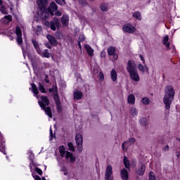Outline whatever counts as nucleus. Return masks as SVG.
<instances>
[{
    "label": "nucleus",
    "instance_id": "f257e3e1",
    "mask_svg": "<svg viewBox=\"0 0 180 180\" xmlns=\"http://www.w3.org/2000/svg\"><path fill=\"white\" fill-rule=\"evenodd\" d=\"M127 71L129 74L131 81L140 82V75L137 71V65L133 60H129L127 65Z\"/></svg>",
    "mask_w": 180,
    "mask_h": 180
},
{
    "label": "nucleus",
    "instance_id": "f03ea898",
    "mask_svg": "<svg viewBox=\"0 0 180 180\" xmlns=\"http://www.w3.org/2000/svg\"><path fill=\"white\" fill-rule=\"evenodd\" d=\"M165 92V94L163 98V103L165 105V108L167 110H169V109H171V103H172L174 97L175 96V91L172 86H168L166 87Z\"/></svg>",
    "mask_w": 180,
    "mask_h": 180
},
{
    "label": "nucleus",
    "instance_id": "7ed1b4c3",
    "mask_svg": "<svg viewBox=\"0 0 180 180\" xmlns=\"http://www.w3.org/2000/svg\"><path fill=\"white\" fill-rule=\"evenodd\" d=\"M38 103L41 110H44L45 114L47 115L50 119H51L53 117V113L51 112V108L49 107V105H50V101H49V98H47V96H41V101H39Z\"/></svg>",
    "mask_w": 180,
    "mask_h": 180
},
{
    "label": "nucleus",
    "instance_id": "20e7f679",
    "mask_svg": "<svg viewBox=\"0 0 180 180\" xmlns=\"http://www.w3.org/2000/svg\"><path fill=\"white\" fill-rule=\"evenodd\" d=\"M75 141L79 153H82V135L77 134L75 136Z\"/></svg>",
    "mask_w": 180,
    "mask_h": 180
},
{
    "label": "nucleus",
    "instance_id": "39448f33",
    "mask_svg": "<svg viewBox=\"0 0 180 180\" xmlns=\"http://www.w3.org/2000/svg\"><path fill=\"white\" fill-rule=\"evenodd\" d=\"M15 34L17 36L16 41L18 44H22L23 43V38L22 37V30H20V27L17 26L15 27Z\"/></svg>",
    "mask_w": 180,
    "mask_h": 180
},
{
    "label": "nucleus",
    "instance_id": "423d86ee",
    "mask_svg": "<svg viewBox=\"0 0 180 180\" xmlns=\"http://www.w3.org/2000/svg\"><path fill=\"white\" fill-rule=\"evenodd\" d=\"M112 169V165H108L105 169V179L113 180V176L112 175V174H113V171Z\"/></svg>",
    "mask_w": 180,
    "mask_h": 180
},
{
    "label": "nucleus",
    "instance_id": "0eeeda50",
    "mask_svg": "<svg viewBox=\"0 0 180 180\" xmlns=\"http://www.w3.org/2000/svg\"><path fill=\"white\" fill-rule=\"evenodd\" d=\"M60 27V20L58 18H54L52 21H51V30L56 32L57 29Z\"/></svg>",
    "mask_w": 180,
    "mask_h": 180
},
{
    "label": "nucleus",
    "instance_id": "6e6552de",
    "mask_svg": "<svg viewBox=\"0 0 180 180\" xmlns=\"http://www.w3.org/2000/svg\"><path fill=\"white\" fill-rule=\"evenodd\" d=\"M122 29L126 33H134L136 32V27L130 23L124 25Z\"/></svg>",
    "mask_w": 180,
    "mask_h": 180
},
{
    "label": "nucleus",
    "instance_id": "1a4fd4ad",
    "mask_svg": "<svg viewBox=\"0 0 180 180\" xmlns=\"http://www.w3.org/2000/svg\"><path fill=\"white\" fill-rule=\"evenodd\" d=\"M48 12H49L51 16H54V12L58 9V6L54 1H52L50 4V6L48 7Z\"/></svg>",
    "mask_w": 180,
    "mask_h": 180
},
{
    "label": "nucleus",
    "instance_id": "9d476101",
    "mask_svg": "<svg viewBox=\"0 0 180 180\" xmlns=\"http://www.w3.org/2000/svg\"><path fill=\"white\" fill-rule=\"evenodd\" d=\"M46 39H48L49 43L52 45V46H57V44H58V42L56 40V37H54L53 35L51 34H48L46 35Z\"/></svg>",
    "mask_w": 180,
    "mask_h": 180
},
{
    "label": "nucleus",
    "instance_id": "9b49d317",
    "mask_svg": "<svg viewBox=\"0 0 180 180\" xmlns=\"http://www.w3.org/2000/svg\"><path fill=\"white\" fill-rule=\"evenodd\" d=\"M61 22L63 26H68V23H70V16L67 14L63 15L61 18Z\"/></svg>",
    "mask_w": 180,
    "mask_h": 180
},
{
    "label": "nucleus",
    "instance_id": "f8f14e48",
    "mask_svg": "<svg viewBox=\"0 0 180 180\" xmlns=\"http://www.w3.org/2000/svg\"><path fill=\"white\" fill-rule=\"evenodd\" d=\"M38 54L41 56V57H44L45 58H50V53H49V49H45L44 51H38Z\"/></svg>",
    "mask_w": 180,
    "mask_h": 180
},
{
    "label": "nucleus",
    "instance_id": "ddd939ff",
    "mask_svg": "<svg viewBox=\"0 0 180 180\" xmlns=\"http://www.w3.org/2000/svg\"><path fill=\"white\" fill-rule=\"evenodd\" d=\"M85 50L89 57H94V49L88 44L84 45Z\"/></svg>",
    "mask_w": 180,
    "mask_h": 180
},
{
    "label": "nucleus",
    "instance_id": "4468645a",
    "mask_svg": "<svg viewBox=\"0 0 180 180\" xmlns=\"http://www.w3.org/2000/svg\"><path fill=\"white\" fill-rule=\"evenodd\" d=\"M37 5H38L39 8L43 9L47 6V0H37Z\"/></svg>",
    "mask_w": 180,
    "mask_h": 180
},
{
    "label": "nucleus",
    "instance_id": "2eb2a0df",
    "mask_svg": "<svg viewBox=\"0 0 180 180\" xmlns=\"http://www.w3.org/2000/svg\"><path fill=\"white\" fill-rule=\"evenodd\" d=\"M121 178L123 180H127L129 179V173L127 172V169H122L121 170Z\"/></svg>",
    "mask_w": 180,
    "mask_h": 180
},
{
    "label": "nucleus",
    "instance_id": "dca6fc26",
    "mask_svg": "<svg viewBox=\"0 0 180 180\" xmlns=\"http://www.w3.org/2000/svg\"><path fill=\"white\" fill-rule=\"evenodd\" d=\"M144 172H146V165H141L140 167L136 171V174L141 176L144 175Z\"/></svg>",
    "mask_w": 180,
    "mask_h": 180
},
{
    "label": "nucleus",
    "instance_id": "f3484780",
    "mask_svg": "<svg viewBox=\"0 0 180 180\" xmlns=\"http://www.w3.org/2000/svg\"><path fill=\"white\" fill-rule=\"evenodd\" d=\"M65 158H67V160L69 158L70 160V162H75V157H74V155L71 152H66Z\"/></svg>",
    "mask_w": 180,
    "mask_h": 180
},
{
    "label": "nucleus",
    "instance_id": "a211bd4d",
    "mask_svg": "<svg viewBox=\"0 0 180 180\" xmlns=\"http://www.w3.org/2000/svg\"><path fill=\"white\" fill-rule=\"evenodd\" d=\"M136 142V139L134 138H130L128 141H124L122 145V150H124V147H126V146H127V144H134V143Z\"/></svg>",
    "mask_w": 180,
    "mask_h": 180
},
{
    "label": "nucleus",
    "instance_id": "6ab92c4d",
    "mask_svg": "<svg viewBox=\"0 0 180 180\" xmlns=\"http://www.w3.org/2000/svg\"><path fill=\"white\" fill-rule=\"evenodd\" d=\"M31 86H32V92H33V94L36 95V98L39 99V96H37L39 95V89H37V86H36L34 83H32L31 84Z\"/></svg>",
    "mask_w": 180,
    "mask_h": 180
},
{
    "label": "nucleus",
    "instance_id": "aec40b11",
    "mask_svg": "<svg viewBox=\"0 0 180 180\" xmlns=\"http://www.w3.org/2000/svg\"><path fill=\"white\" fill-rule=\"evenodd\" d=\"M49 92H53L54 99L58 98V94L57 93V86H53L52 88L49 89Z\"/></svg>",
    "mask_w": 180,
    "mask_h": 180
},
{
    "label": "nucleus",
    "instance_id": "412c9836",
    "mask_svg": "<svg viewBox=\"0 0 180 180\" xmlns=\"http://www.w3.org/2000/svg\"><path fill=\"white\" fill-rule=\"evenodd\" d=\"M127 102L130 105H134L136 102V97L134 96V94H129L127 98Z\"/></svg>",
    "mask_w": 180,
    "mask_h": 180
},
{
    "label": "nucleus",
    "instance_id": "4be33fe9",
    "mask_svg": "<svg viewBox=\"0 0 180 180\" xmlns=\"http://www.w3.org/2000/svg\"><path fill=\"white\" fill-rule=\"evenodd\" d=\"M139 123L141 126H143V127H147L148 126V121L147 120V118L142 117L139 120Z\"/></svg>",
    "mask_w": 180,
    "mask_h": 180
},
{
    "label": "nucleus",
    "instance_id": "5701e85b",
    "mask_svg": "<svg viewBox=\"0 0 180 180\" xmlns=\"http://www.w3.org/2000/svg\"><path fill=\"white\" fill-rule=\"evenodd\" d=\"M138 69L141 72H148V68L147 66H144L142 64L138 65Z\"/></svg>",
    "mask_w": 180,
    "mask_h": 180
},
{
    "label": "nucleus",
    "instance_id": "b1692460",
    "mask_svg": "<svg viewBox=\"0 0 180 180\" xmlns=\"http://www.w3.org/2000/svg\"><path fill=\"white\" fill-rule=\"evenodd\" d=\"M50 16V12H49L48 11V8L44 10L43 12H42V14H41V18L44 20H46V19H49V17Z\"/></svg>",
    "mask_w": 180,
    "mask_h": 180
},
{
    "label": "nucleus",
    "instance_id": "393cba45",
    "mask_svg": "<svg viewBox=\"0 0 180 180\" xmlns=\"http://www.w3.org/2000/svg\"><path fill=\"white\" fill-rule=\"evenodd\" d=\"M110 75L112 81L115 82L117 79V72H116L115 70L112 69L111 70Z\"/></svg>",
    "mask_w": 180,
    "mask_h": 180
},
{
    "label": "nucleus",
    "instance_id": "a878e982",
    "mask_svg": "<svg viewBox=\"0 0 180 180\" xmlns=\"http://www.w3.org/2000/svg\"><path fill=\"white\" fill-rule=\"evenodd\" d=\"M4 1L0 0V11L4 15H8V11H6V8L3 6Z\"/></svg>",
    "mask_w": 180,
    "mask_h": 180
},
{
    "label": "nucleus",
    "instance_id": "bb28decb",
    "mask_svg": "<svg viewBox=\"0 0 180 180\" xmlns=\"http://www.w3.org/2000/svg\"><path fill=\"white\" fill-rule=\"evenodd\" d=\"M101 11L102 12H108L109 11V6L105 3H103L100 6Z\"/></svg>",
    "mask_w": 180,
    "mask_h": 180
},
{
    "label": "nucleus",
    "instance_id": "cd10ccee",
    "mask_svg": "<svg viewBox=\"0 0 180 180\" xmlns=\"http://www.w3.org/2000/svg\"><path fill=\"white\" fill-rule=\"evenodd\" d=\"M82 98V92L77 91L74 93V98L76 101H78V99H81Z\"/></svg>",
    "mask_w": 180,
    "mask_h": 180
},
{
    "label": "nucleus",
    "instance_id": "c85d7f7f",
    "mask_svg": "<svg viewBox=\"0 0 180 180\" xmlns=\"http://www.w3.org/2000/svg\"><path fill=\"white\" fill-rule=\"evenodd\" d=\"M130 112L131 116H133V117L137 116V115H139V110L137 109H136V107H131L130 109Z\"/></svg>",
    "mask_w": 180,
    "mask_h": 180
},
{
    "label": "nucleus",
    "instance_id": "c756f323",
    "mask_svg": "<svg viewBox=\"0 0 180 180\" xmlns=\"http://www.w3.org/2000/svg\"><path fill=\"white\" fill-rule=\"evenodd\" d=\"M132 16H133V18H135L138 20H141V19H142L141 13L139 11L134 12L133 14H132Z\"/></svg>",
    "mask_w": 180,
    "mask_h": 180
},
{
    "label": "nucleus",
    "instance_id": "7c9ffc66",
    "mask_svg": "<svg viewBox=\"0 0 180 180\" xmlns=\"http://www.w3.org/2000/svg\"><path fill=\"white\" fill-rule=\"evenodd\" d=\"M168 40H169V37H168V35L165 36L164 37V39L162 41L163 44L167 48V49H170L169 48V42H168Z\"/></svg>",
    "mask_w": 180,
    "mask_h": 180
},
{
    "label": "nucleus",
    "instance_id": "2f4dec72",
    "mask_svg": "<svg viewBox=\"0 0 180 180\" xmlns=\"http://www.w3.org/2000/svg\"><path fill=\"white\" fill-rule=\"evenodd\" d=\"M54 100L56 105V109L58 112H60L61 111V104L60 103V99L58 98H54Z\"/></svg>",
    "mask_w": 180,
    "mask_h": 180
},
{
    "label": "nucleus",
    "instance_id": "473e14b6",
    "mask_svg": "<svg viewBox=\"0 0 180 180\" xmlns=\"http://www.w3.org/2000/svg\"><path fill=\"white\" fill-rule=\"evenodd\" d=\"M116 53V49L113 46H110L108 49V56H113Z\"/></svg>",
    "mask_w": 180,
    "mask_h": 180
},
{
    "label": "nucleus",
    "instance_id": "72a5a7b5",
    "mask_svg": "<svg viewBox=\"0 0 180 180\" xmlns=\"http://www.w3.org/2000/svg\"><path fill=\"white\" fill-rule=\"evenodd\" d=\"M32 42L37 52L38 53L39 51H40L41 49H40V47L39 46V43L34 39H32Z\"/></svg>",
    "mask_w": 180,
    "mask_h": 180
},
{
    "label": "nucleus",
    "instance_id": "f704fd0d",
    "mask_svg": "<svg viewBox=\"0 0 180 180\" xmlns=\"http://www.w3.org/2000/svg\"><path fill=\"white\" fill-rule=\"evenodd\" d=\"M124 165L125 168H129L130 167V162H129V159H127V157H124Z\"/></svg>",
    "mask_w": 180,
    "mask_h": 180
},
{
    "label": "nucleus",
    "instance_id": "c9c22d12",
    "mask_svg": "<svg viewBox=\"0 0 180 180\" xmlns=\"http://www.w3.org/2000/svg\"><path fill=\"white\" fill-rule=\"evenodd\" d=\"M38 85L39 91H40L42 94H46V89H44V86H43L41 83H38Z\"/></svg>",
    "mask_w": 180,
    "mask_h": 180
},
{
    "label": "nucleus",
    "instance_id": "e433bc0d",
    "mask_svg": "<svg viewBox=\"0 0 180 180\" xmlns=\"http://www.w3.org/2000/svg\"><path fill=\"white\" fill-rule=\"evenodd\" d=\"M141 103H143V105H148V103H150V99H148V98H143L141 99Z\"/></svg>",
    "mask_w": 180,
    "mask_h": 180
},
{
    "label": "nucleus",
    "instance_id": "4c0bfd02",
    "mask_svg": "<svg viewBox=\"0 0 180 180\" xmlns=\"http://www.w3.org/2000/svg\"><path fill=\"white\" fill-rule=\"evenodd\" d=\"M149 180H157L155 174L153 172H150L149 173Z\"/></svg>",
    "mask_w": 180,
    "mask_h": 180
},
{
    "label": "nucleus",
    "instance_id": "58836bf2",
    "mask_svg": "<svg viewBox=\"0 0 180 180\" xmlns=\"http://www.w3.org/2000/svg\"><path fill=\"white\" fill-rule=\"evenodd\" d=\"M68 147L69 148V150H70V151H75V148H74V145L72 144V143L69 142L68 143Z\"/></svg>",
    "mask_w": 180,
    "mask_h": 180
},
{
    "label": "nucleus",
    "instance_id": "ea45409f",
    "mask_svg": "<svg viewBox=\"0 0 180 180\" xmlns=\"http://www.w3.org/2000/svg\"><path fill=\"white\" fill-rule=\"evenodd\" d=\"M79 3L82 6H86V5H88L86 0H79Z\"/></svg>",
    "mask_w": 180,
    "mask_h": 180
},
{
    "label": "nucleus",
    "instance_id": "a19ab883",
    "mask_svg": "<svg viewBox=\"0 0 180 180\" xmlns=\"http://www.w3.org/2000/svg\"><path fill=\"white\" fill-rule=\"evenodd\" d=\"M4 19H6L8 20L7 22L9 23V22H12V15H5Z\"/></svg>",
    "mask_w": 180,
    "mask_h": 180
},
{
    "label": "nucleus",
    "instance_id": "79ce46f5",
    "mask_svg": "<svg viewBox=\"0 0 180 180\" xmlns=\"http://www.w3.org/2000/svg\"><path fill=\"white\" fill-rule=\"evenodd\" d=\"M54 137H55V136L53 134V129L51 127L50 128V138H49L50 141H53V139Z\"/></svg>",
    "mask_w": 180,
    "mask_h": 180
},
{
    "label": "nucleus",
    "instance_id": "37998d69",
    "mask_svg": "<svg viewBox=\"0 0 180 180\" xmlns=\"http://www.w3.org/2000/svg\"><path fill=\"white\" fill-rule=\"evenodd\" d=\"M98 77H99L100 81H103V79H105V76L103 75V72H99Z\"/></svg>",
    "mask_w": 180,
    "mask_h": 180
},
{
    "label": "nucleus",
    "instance_id": "c03bdc74",
    "mask_svg": "<svg viewBox=\"0 0 180 180\" xmlns=\"http://www.w3.org/2000/svg\"><path fill=\"white\" fill-rule=\"evenodd\" d=\"M84 40H85V35H84V34H80V35L79 36L78 41L82 42V41H84Z\"/></svg>",
    "mask_w": 180,
    "mask_h": 180
},
{
    "label": "nucleus",
    "instance_id": "a18cd8bd",
    "mask_svg": "<svg viewBox=\"0 0 180 180\" xmlns=\"http://www.w3.org/2000/svg\"><path fill=\"white\" fill-rule=\"evenodd\" d=\"M35 172H37V174H39V175H42L43 174V172L39 167H35Z\"/></svg>",
    "mask_w": 180,
    "mask_h": 180
},
{
    "label": "nucleus",
    "instance_id": "49530a36",
    "mask_svg": "<svg viewBox=\"0 0 180 180\" xmlns=\"http://www.w3.org/2000/svg\"><path fill=\"white\" fill-rule=\"evenodd\" d=\"M65 148H64V146H60L59 147V153H65Z\"/></svg>",
    "mask_w": 180,
    "mask_h": 180
},
{
    "label": "nucleus",
    "instance_id": "de8ad7c7",
    "mask_svg": "<svg viewBox=\"0 0 180 180\" xmlns=\"http://www.w3.org/2000/svg\"><path fill=\"white\" fill-rule=\"evenodd\" d=\"M44 25L45 26H46V27H50V29H51V22L49 21H45Z\"/></svg>",
    "mask_w": 180,
    "mask_h": 180
},
{
    "label": "nucleus",
    "instance_id": "09e8293b",
    "mask_svg": "<svg viewBox=\"0 0 180 180\" xmlns=\"http://www.w3.org/2000/svg\"><path fill=\"white\" fill-rule=\"evenodd\" d=\"M59 5H63L65 3V0H55Z\"/></svg>",
    "mask_w": 180,
    "mask_h": 180
},
{
    "label": "nucleus",
    "instance_id": "8fccbe9b",
    "mask_svg": "<svg viewBox=\"0 0 180 180\" xmlns=\"http://www.w3.org/2000/svg\"><path fill=\"white\" fill-rule=\"evenodd\" d=\"M55 15L56 16H61V15H63V13H61V11H56Z\"/></svg>",
    "mask_w": 180,
    "mask_h": 180
},
{
    "label": "nucleus",
    "instance_id": "3c124183",
    "mask_svg": "<svg viewBox=\"0 0 180 180\" xmlns=\"http://www.w3.org/2000/svg\"><path fill=\"white\" fill-rule=\"evenodd\" d=\"M32 176H33L34 179H35V180H41V178H40V176H39L37 175L32 174Z\"/></svg>",
    "mask_w": 180,
    "mask_h": 180
},
{
    "label": "nucleus",
    "instance_id": "603ef678",
    "mask_svg": "<svg viewBox=\"0 0 180 180\" xmlns=\"http://www.w3.org/2000/svg\"><path fill=\"white\" fill-rule=\"evenodd\" d=\"M139 57H140L141 61H143V63L146 64V60H144V56H143V55H139Z\"/></svg>",
    "mask_w": 180,
    "mask_h": 180
},
{
    "label": "nucleus",
    "instance_id": "864d4df0",
    "mask_svg": "<svg viewBox=\"0 0 180 180\" xmlns=\"http://www.w3.org/2000/svg\"><path fill=\"white\" fill-rule=\"evenodd\" d=\"M105 56H106V53L105 51H102L101 53V57H102L103 58H105Z\"/></svg>",
    "mask_w": 180,
    "mask_h": 180
},
{
    "label": "nucleus",
    "instance_id": "5fc2aeb1",
    "mask_svg": "<svg viewBox=\"0 0 180 180\" xmlns=\"http://www.w3.org/2000/svg\"><path fill=\"white\" fill-rule=\"evenodd\" d=\"M41 30H42L41 27H40V26L37 27V32H39V33H40V32H41Z\"/></svg>",
    "mask_w": 180,
    "mask_h": 180
},
{
    "label": "nucleus",
    "instance_id": "6e6d98bb",
    "mask_svg": "<svg viewBox=\"0 0 180 180\" xmlns=\"http://www.w3.org/2000/svg\"><path fill=\"white\" fill-rule=\"evenodd\" d=\"M112 56H113L114 60H117V58H118L119 56H118L117 54H115V53H114Z\"/></svg>",
    "mask_w": 180,
    "mask_h": 180
},
{
    "label": "nucleus",
    "instance_id": "4d7b16f0",
    "mask_svg": "<svg viewBox=\"0 0 180 180\" xmlns=\"http://www.w3.org/2000/svg\"><path fill=\"white\" fill-rule=\"evenodd\" d=\"M60 157H64L65 155V152H60Z\"/></svg>",
    "mask_w": 180,
    "mask_h": 180
},
{
    "label": "nucleus",
    "instance_id": "13d9d810",
    "mask_svg": "<svg viewBox=\"0 0 180 180\" xmlns=\"http://www.w3.org/2000/svg\"><path fill=\"white\" fill-rule=\"evenodd\" d=\"M176 157L177 158H180V151L177 153Z\"/></svg>",
    "mask_w": 180,
    "mask_h": 180
},
{
    "label": "nucleus",
    "instance_id": "bf43d9fd",
    "mask_svg": "<svg viewBox=\"0 0 180 180\" xmlns=\"http://www.w3.org/2000/svg\"><path fill=\"white\" fill-rule=\"evenodd\" d=\"M45 82H46V84H49V82H50V81L48 79H45Z\"/></svg>",
    "mask_w": 180,
    "mask_h": 180
},
{
    "label": "nucleus",
    "instance_id": "052dcab7",
    "mask_svg": "<svg viewBox=\"0 0 180 180\" xmlns=\"http://www.w3.org/2000/svg\"><path fill=\"white\" fill-rule=\"evenodd\" d=\"M63 175H68V172L67 171H65Z\"/></svg>",
    "mask_w": 180,
    "mask_h": 180
},
{
    "label": "nucleus",
    "instance_id": "680f3d73",
    "mask_svg": "<svg viewBox=\"0 0 180 180\" xmlns=\"http://www.w3.org/2000/svg\"><path fill=\"white\" fill-rule=\"evenodd\" d=\"M78 46H79V49H81V42L80 41H78Z\"/></svg>",
    "mask_w": 180,
    "mask_h": 180
},
{
    "label": "nucleus",
    "instance_id": "e2e57ef3",
    "mask_svg": "<svg viewBox=\"0 0 180 180\" xmlns=\"http://www.w3.org/2000/svg\"><path fill=\"white\" fill-rule=\"evenodd\" d=\"M0 151H1V153H3L4 154H6V153H5V150H0Z\"/></svg>",
    "mask_w": 180,
    "mask_h": 180
},
{
    "label": "nucleus",
    "instance_id": "0e129e2a",
    "mask_svg": "<svg viewBox=\"0 0 180 180\" xmlns=\"http://www.w3.org/2000/svg\"><path fill=\"white\" fill-rule=\"evenodd\" d=\"M165 148H166L167 150H169V146L168 145H167V146H165Z\"/></svg>",
    "mask_w": 180,
    "mask_h": 180
},
{
    "label": "nucleus",
    "instance_id": "69168bd1",
    "mask_svg": "<svg viewBox=\"0 0 180 180\" xmlns=\"http://www.w3.org/2000/svg\"><path fill=\"white\" fill-rule=\"evenodd\" d=\"M0 140H2V134H1V132H0Z\"/></svg>",
    "mask_w": 180,
    "mask_h": 180
},
{
    "label": "nucleus",
    "instance_id": "338daca9",
    "mask_svg": "<svg viewBox=\"0 0 180 180\" xmlns=\"http://www.w3.org/2000/svg\"><path fill=\"white\" fill-rule=\"evenodd\" d=\"M42 180H46V178H44V177H42Z\"/></svg>",
    "mask_w": 180,
    "mask_h": 180
},
{
    "label": "nucleus",
    "instance_id": "774afa93",
    "mask_svg": "<svg viewBox=\"0 0 180 180\" xmlns=\"http://www.w3.org/2000/svg\"><path fill=\"white\" fill-rule=\"evenodd\" d=\"M89 1H95V0H89Z\"/></svg>",
    "mask_w": 180,
    "mask_h": 180
}]
</instances>
